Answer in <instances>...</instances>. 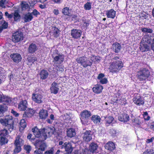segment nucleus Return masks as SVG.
Segmentation results:
<instances>
[{
    "instance_id": "1",
    "label": "nucleus",
    "mask_w": 154,
    "mask_h": 154,
    "mask_svg": "<svg viewBox=\"0 0 154 154\" xmlns=\"http://www.w3.org/2000/svg\"><path fill=\"white\" fill-rule=\"evenodd\" d=\"M112 60L113 62L110 63L109 69L111 72L117 73L123 67V63L117 57H114Z\"/></svg>"
},
{
    "instance_id": "2",
    "label": "nucleus",
    "mask_w": 154,
    "mask_h": 154,
    "mask_svg": "<svg viewBox=\"0 0 154 154\" xmlns=\"http://www.w3.org/2000/svg\"><path fill=\"white\" fill-rule=\"evenodd\" d=\"M0 123L6 128L11 131L14 128L13 120L11 116H6L3 119L0 120Z\"/></svg>"
},
{
    "instance_id": "3",
    "label": "nucleus",
    "mask_w": 154,
    "mask_h": 154,
    "mask_svg": "<svg viewBox=\"0 0 154 154\" xmlns=\"http://www.w3.org/2000/svg\"><path fill=\"white\" fill-rule=\"evenodd\" d=\"M76 61L78 63L81 64L84 67H86L88 66H91L92 63L85 56L79 57L76 59Z\"/></svg>"
},
{
    "instance_id": "4",
    "label": "nucleus",
    "mask_w": 154,
    "mask_h": 154,
    "mask_svg": "<svg viewBox=\"0 0 154 154\" xmlns=\"http://www.w3.org/2000/svg\"><path fill=\"white\" fill-rule=\"evenodd\" d=\"M44 140L40 138L36 139L34 144L35 148H39L42 151H44L47 146L46 143L44 141Z\"/></svg>"
},
{
    "instance_id": "5",
    "label": "nucleus",
    "mask_w": 154,
    "mask_h": 154,
    "mask_svg": "<svg viewBox=\"0 0 154 154\" xmlns=\"http://www.w3.org/2000/svg\"><path fill=\"white\" fill-rule=\"evenodd\" d=\"M150 75L149 71L147 69H143L138 72L137 76L140 80H143L147 78Z\"/></svg>"
},
{
    "instance_id": "6",
    "label": "nucleus",
    "mask_w": 154,
    "mask_h": 154,
    "mask_svg": "<svg viewBox=\"0 0 154 154\" xmlns=\"http://www.w3.org/2000/svg\"><path fill=\"white\" fill-rule=\"evenodd\" d=\"M80 119L83 124H85L88 123L89 118L91 115L90 111L87 110L83 111L81 114Z\"/></svg>"
},
{
    "instance_id": "7",
    "label": "nucleus",
    "mask_w": 154,
    "mask_h": 154,
    "mask_svg": "<svg viewBox=\"0 0 154 154\" xmlns=\"http://www.w3.org/2000/svg\"><path fill=\"white\" fill-rule=\"evenodd\" d=\"M54 128L53 127L51 128L50 127H47L45 128L42 129V132L43 133V136H41L42 140H45L47 136V134L48 135V136H50L53 134L54 133Z\"/></svg>"
},
{
    "instance_id": "8",
    "label": "nucleus",
    "mask_w": 154,
    "mask_h": 154,
    "mask_svg": "<svg viewBox=\"0 0 154 154\" xmlns=\"http://www.w3.org/2000/svg\"><path fill=\"white\" fill-rule=\"evenodd\" d=\"M32 99L35 103L38 104L42 103L43 101V96L37 91L33 93Z\"/></svg>"
},
{
    "instance_id": "9",
    "label": "nucleus",
    "mask_w": 154,
    "mask_h": 154,
    "mask_svg": "<svg viewBox=\"0 0 154 154\" xmlns=\"http://www.w3.org/2000/svg\"><path fill=\"white\" fill-rule=\"evenodd\" d=\"M23 38V35L22 33L17 32L13 34L12 40L15 43L17 42L22 40Z\"/></svg>"
},
{
    "instance_id": "10",
    "label": "nucleus",
    "mask_w": 154,
    "mask_h": 154,
    "mask_svg": "<svg viewBox=\"0 0 154 154\" xmlns=\"http://www.w3.org/2000/svg\"><path fill=\"white\" fill-rule=\"evenodd\" d=\"M61 147L62 149H64L65 151L68 154H70L73 150V148L70 142L64 143Z\"/></svg>"
},
{
    "instance_id": "11",
    "label": "nucleus",
    "mask_w": 154,
    "mask_h": 154,
    "mask_svg": "<svg viewBox=\"0 0 154 154\" xmlns=\"http://www.w3.org/2000/svg\"><path fill=\"white\" fill-rule=\"evenodd\" d=\"M11 102L10 98L3 95L0 92V103H3L4 104L8 105Z\"/></svg>"
},
{
    "instance_id": "12",
    "label": "nucleus",
    "mask_w": 154,
    "mask_h": 154,
    "mask_svg": "<svg viewBox=\"0 0 154 154\" xmlns=\"http://www.w3.org/2000/svg\"><path fill=\"white\" fill-rule=\"evenodd\" d=\"M98 146L97 143L94 142L91 143L89 146V151L93 154L97 153L98 151L97 150Z\"/></svg>"
},
{
    "instance_id": "13",
    "label": "nucleus",
    "mask_w": 154,
    "mask_h": 154,
    "mask_svg": "<svg viewBox=\"0 0 154 154\" xmlns=\"http://www.w3.org/2000/svg\"><path fill=\"white\" fill-rule=\"evenodd\" d=\"M82 33V31L80 30L73 29L71 30V35L74 38L77 39L79 38Z\"/></svg>"
},
{
    "instance_id": "14",
    "label": "nucleus",
    "mask_w": 154,
    "mask_h": 154,
    "mask_svg": "<svg viewBox=\"0 0 154 154\" xmlns=\"http://www.w3.org/2000/svg\"><path fill=\"white\" fill-rule=\"evenodd\" d=\"M32 131L33 132V134L35 136L38 138L42 139L41 136H43V134L42 132V130L40 131V130L38 129V128L35 127L33 128L32 129Z\"/></svg>"
},
{
    "instance_id": "15",
    "label": "nucleus",
    "mask_w": 154,
    "mask_h": 154,
    "mask_svg": "<svg viewBox=\"0 0 154 154\" xmlns=\"http://www.w3.org/2000/svg\"><path fill=\"white\" fill-rule=\"evenodd\" d=\"M133 101L136 105L140 106L144 104V101L139 95L135 96L133 99Z\"/></svg>"
},
{
    "instance_id": "16",
    "label": "nucleus",
    "mask_w": 154,
    "mask_h": 154,
    "mask_svg": "<svg viewBox=\"0 0 154 154\" xmlns=\"http://www.w3.org/2000/svg\"><path fill=\"white\" fill-rule=\"evenodd\" d=\"M139 48L142 52L148 51L150 49L148 44L141 41L140 43Z\"/></svg>"
},
{
    "instance_id": "17",
    "label": "nucleus",
    "mask_w": 154,
    "mask_h": 154,
    "mask_svg": "<svg viewBox=\"0 0 154 154\" xmlns=\"http://www.w3.org/2000/svg\"><path fill=\"white\" fill-rule=\"evenodd\" d=\"M10 57L14 62L19 63L22 59V57L20 54L18 53L13 54L10 55Z\"/></svg>"
},
{
    "instance_id": "18",
    "label": "nucleus",
    "mask_w": 154,
    "mask_h": 154,
    "mask_svg": "<svg viewBox=\"0 0 154 154\" xmlns=\"http://www.w3.org/2000/svg\"><path fill=\"white\" fill-rule=\"evenodd\" d=\"M27 103L26 100H22L19 103L18 109L20 110H25L27 108Z\"/></svg>"
},
{
    "instance_id": "19",
    "label": "nucleus",
    "mask_w": 154,
    "mask_h": 154,
    "mask_svg": "<svg viewBox=\"0 0 154 154\" xmlns=\"http://www.w3.org/2000/svg\"><path fill=\"white\" fill-rule=\"evenodd\" d=\"M64 59V56L59 55L54 57L53 61L54 63L60 64L63 62Z\"/></svg>"
},
{
    "instance_id": "20",
    "label": "nucleus",
    "mask_w": 154,
    "mask_h": 154,
    "mask_svg": "<svg viewBox=\"0 0 154 154\" xmlns=\"http://www.w3.org/2000/svg\"><path fill=\"white\" fill-rule=\"evenodd\" d=\"M119 120L122 122H127L129 120V116L126 113H124L119 115L118 117Z\"/></svg>"
},
{
    "instance_id": "21",
    "label": "nucleus",
    "mask_w": 154,
    "mask_h": 154,
    "mask_svg": "<svg viewBox=\"0 0 154 154\" xmlns=\"http://www.w3.org/2000/svg\"><path fill=\"white\" fill-rule=\"evenodd\" d=\"M59 89L57 84L55 82L53 83L50 88L51 92L55 94H57Z\"/></svg>"
},
{
    "instance_id": "22",
    "label": "nucleus",
    "mask_w": 154,
    "mask_h": 154,
    "mask_svg": "<svg viewBox=\"0 0 154 154\" xmlns=\"http://www.w3.org/2000/svg\"><path fill=\"white\" fill-rule=\"evenodd\" d=\"M103 86L100 85H96L92 88L93 91L96 94L101 93L103 89Z\"/></svg>"
},
{
    "instance_id": "23",
    "label": "nucleus",
    "mask_w": 154,
    "mask_h": 154,
    "mask_svg": "<svg viewBox=\"0 0 154 154\" xmlns=\"http://www.w3.org/2000/svg\"><path fill=\"white\" fill-rule=\"evenodd\" d=\"M66 132L67 136L70 138L74 137L76 134L75 130L73 128H68Z\"/></svg>"
},
{
    "instance_id": "24",
    "label": "nucleus",
    "mask_w": 154,
    "mask_h": 154,
    "mask_svg": "<svg viewBox=\"0 0 154 154\" xmlns=\"http://www.w3.org/2000/svg\"><path fill=\"white\" fill-rule=\"evenodd\" d=\"M152 38L149 35H146L143 37L141 42L150 45L151 42Z\"/></svg>"
},
{
    "instance_id": "25",
    "label": "nucleus",
    "mask_w": 154,
    "mask_h": 154,
    "mask_svg": "<svg viewBox=\"0 0 154 154\" xmlns=\"http://www.w3.org/2000/svg\"><path fill=\"white\" fill-rule=\"evenodd\" d=\"M105 148L109 151H112L115 148L114 144L112 142L106 143L105 145Z\"/></svg>"
},
{
    "instance_id": "26",
    "label": "nucleus",
    "mask_w": 154,
    "mask_h": 154,
    "mask_svg": "<svg viewBox=\"0 0 154 154\" xmlns=\"http://www.w3.org/2000/svg\"><path fill=\"white\" fill-rule=\"evenodd\" d=\"M91 132L89 131H86L84 134L83 137V140L87 142L90 141L92 139L91 135L90 134Z\"/></svg>"
},
{
    "instance_id": "27",
    "label": "nucleus",
    "mask_w": 154,
    "mask_h": 154,
    "mask_svg": "<svg viewBox=\"0 0 154 154\" xmlns=\"http://www.w3.org/2000/svg\"><path fill=\"white\" fill-rule=\"evenodd\" d=\"M132 122L135 125H140L143 123V119L140 117L135 118L134 119H133Z\"/></svg>"
},
{
    "instance_id": "28",
    "label": "nucleus",
    "mask_w": 154,
    "mask_h": 154,
    "mask_svg": "<svg viewBox=\"0 0 154 154\" xmlns=\"http://www.w3.org/2000/svg\"><path fill=\"white\" fill-rule=\"evenodd\" d=\"M116 11L112 9L108 10L106 12L107 17L112 19L114 18L116 16Z\"/></svg>"
},
{
    "instance_id": "29",
    "label": "nucleus",
    "mask_w": 154,
    "mask_h": 154,
    "mask_svg": "<svg viewBox=\"0 0 154 154\" xmlns=\"http://www.w3.org/2000/svg\"><path fill=\"white\" fill-rule=\"evenodd\" d=\"M37 49L38 48L36 45L33 43L31 44L28 48L29 52L31 53L35 52Z\"/></svg>"
},
{
    "instance_id": "30",
    "label": "nucleus",
    "mask_w": 154,
    "mask_h": 154,
    "mask_svg": "<svg viewBox=\"0 0 154 154\" xmlns=\"http://www.w3.org/2000/svg\"><path fill=\"white\" fill-rule=\"evenodd\" d=\"M48 112L46 110H41L39 113L40 118L42 119H45L48 116Z\"/></svg>"
},
{
    "instance_id": "31",
    "label": "nucleus",
    "mask_w": 154,
    "mask_h": 154,
    "mask_svg": "<svg viewBox=\"0 0 154 154\" xmlns=\"http://www.w3.org/2000/svg\"><path fill=\"white\" fill-rule=\"evenodd\" d=\"M35 113L34 110L32 109L29 108L25 112L23 116H26L27 117L32 116Z\"/></svg>"
},
{
    "instance_id": "32",
    "label": "nucleus",
    "mask_w": 154,
    "mask_h": 154,
    "mask_svg": "<svg viewBox=\"0 0 154 154\" xmlns=\"http://www.w3.org/2000/svg\"><path fill=\"white\" fill-rule=\"evenodd\" d=\"M91 119L95 124H99L100 122L101 118L97 115H93L91 117Z\"/></svg>"
},
{
    "instance_id": "33",
    "label": "nucleus",
    "mask_w": 154,
    "mask_h": 154,
    "mask_svg": "<svg viewBox=\"0 0 154 154\" xmlns=\"http://www.w3.org/2000/svg\"><path fill=\"white\" fill-rule=\"evenodd\" d=\"M40 75L41 79H45L48 77V73L46 70H43L40 72Z\"/></svg>"
},
{
    "instance_id": "34",
    "label": "nucleus",
    "mask_w": 154,
    "mask_h": 154,
    "mask_svg": "<svg viewBox=\"0 0 154 154\" xmlns=\"http://www.w3.org/2000/svg\"><path fill=\"white\" fill-rule=\"evenodd\" d=\"M112 47L113 49L116 53H118L121 48V45L117 42L114 43L112 45Z\"/></svg>"
},
{
    "instance_id": "35",
    "label": "nucleus",
    "mask_w": 154,
    "mask_h": 154,
    "mask_svg": "<svg viewBox=\"0 0 154 154\" xmlns=\"http://www.w3.org/2000/svg\"><path fill=\"white\" fill-rule=\"evenodd\" d=\"M126 100L124 97H122L119 98H118L116 102L118 104L121 105H125L126 103Z\"/></svg>"
},
{
    "instance_id": "36",
    "label": "nucleus",
    "mask_w": 154,
    "mask_h": 154,
    "mask_svg": "<svg viewBox=\"0 0 154 154\" xmlns=\"http://www.w3.org/2000/svg\"><path fill=\"white\" fill-rule=\"evenodd\" d=\"M23 144V140L20 138V135H18L16 137L15 142L14 143L15 145H22Z\"/></svg>"
},
{
    "instance_id": "37",
    "label": "nucleus",
    "mask_w": 154,
    "mask_h": 154,
    "mask_svg": "<svg viewBox=\"0 0 154 154\" xmlns=\"http://www.w3.org/2000/svg\"><path fill=\"white\" fill-rule=\"evenodd\" d=\"M33 18L32 14L30 13H28L26 14L24 17V21L25 22H29L32 20Z\"/></svg>"
},
{
    "instance_id": "38",
    "label": "nucleus",
    "mask_w": 154,
    "mask_h": 154,
    "mask_svg": "<svg viewBox=\"0 0 154 154\" xmlns=\"http://www.w3.org/2000/svg\"><path fill=\"white\" fill-rule=\"evenodd\" d=\"M52 32L53 35L55 37H57L60 34V31L56 27H53L52 28Z\"/></svg>"
},
{
    "instance_id": "39",
    "label": "nucleus",
    "mask_w": 154,
    "mask_h": 154,
    "mask_svg": "<svg viewBox=\"0 0 154 154\" xmlns=\"http://www.w3.org/2000/svg\"><path fill=\"white\" fill-rule=\"evenodd\" d=\"M27 59L28 60L27 64L29 65H31L34 62L37 61L36 58L31 57H28Z\"/></svg>"
},
{
    "instance_id": "40",
    "label": "nucleus",
    "mask_w": 154,
    "mask_h": 154,
    "mask_svg": "<svg viewBox=\"0 0 154 154\" xmlns=\"http://www.w3.org/2000/svg\"><path fill=\"white\" fill-rule=\"evenodd\" d=\"M8 134V132L6 129H4L0 131V137H6Z\"/></svg>"
},
{
    "instance_id": "41",
    "label": "nucleus",
    "mask_w": 154,
    "mask_h": 154,
    "mask_svg": "<svg viewBox=\"0 0 154 154\" xmlns=\"http://www.w3.org/2000/svg\"><path fill=\"white\" fill-rule=\"evenodd\" d=\"M8 141L6 137H0V145H2L8 143Z\"/></svg>"
},
{
    "instance_id": "42",
    "label": "nucleus",
    "mask_w": 154,
    "mask_h": 154,
    "mask_svg": "<svg viewBox=\"0 0 154 154\" xmlns=\"http://www.w3.org/2000/svg\"><path fill=\"white\" fill-rule=\"evenodd\" d=\"M8 110V107L5 105H0V114L3 113Z\"/></svg>"
},
{
    "instance_id": "43",
    "label": "nucleus",
    "mask_w": 154,
    "mask_h": 154,
    "mask_svg": "<svg viewBox=\"0 0 154 154\" xmlns=\"http://www.w3.org/2000/svg\"><path fill=\"white\" fill-rule=\"evenodd\" d=\"M14 18L15 21H19L20 20V17L19 13L17 11H15L14 13Z\"/></svg>"
},
{
    "instance_id": "44",
    "label": "nucleus",
    "mask_w": 154,
    "mask_h": 154,
    "mask_svg": "<svg viewBox=\"0 0 154 154\" xmlns=\"http://www.w3.org/2000/svg\"><path fill=\"white\" fill-rule=\"evenodd\" d=\"M62 13L66 15H70V13L69 12V9L68 7L64 8L62 10Z\"/></svg>"
},
{
    "instance_id": "45",
    "label": "nucleus",
    "mask_w": 154,
    "mask_h": 154,
    "mask_svg": "<svg viewBox=\"0 0 154 154\" xmlns=\"http://www.w3.org/2000/svg\"><path fill=\"white\" fill-rule=\"evenodd\" d=\"M141 30L143 32L146 34L148 33H151L153 32L152 30L151 29L146 28H142L141 29Z\"/></svg>"
},
{
    "instance_id": "46",
    "label": "nucleus",
    "mask_w": 154,
    "mask_h": 154,
    "mask_svg": "<svg viewBox=\"0 0 154 154\" xmlns=\"http://www.w3.org/2000/svg\"><path fill=\"white\" fill-rule=\"evenodd\" d=\"M104 118L106 123L109 124L111 123L114 119L113 117L111 116L104 117Z\"/></svg>"
},
{
    "instance_id": "47",
    "label": "nucleus",
    "mask_w": 154,
    "mask_h": 154,
    "mask_svg": "<svg viewBox=\"0 0 154 154\" xmlns=\"http://www.w3.org/2000/svg\"><path fill=\"white\" fill-rule=\"evenodd\" d=\"M20 125V128H22V129H23L25 128L26 126V123L24 119H22L21 120Z\"/></svg>"
},
{
    "instance_id": "48",
    "label": "nucleus",
    "mask_w": 154,
    "mask_h": 154,
    "mask_svg": "<svg viewBox=\"0 0 154 154\" xmlns=\"http://www.w3.org/2000/svg\"><path fill=\"white\" fill-rule=\"evenodd\" d=\"M15 148L14 150V152L15 153H17L20 152L21 150V148L20 146L21 145H15Z\"/></svg>"
},
{
    "instance_id": "49",
    "label": "nucleus",
    "mask_w": 154,
    "mask_h": 154,
    "mask_svg": "<svg viewBox=\"0 0 154 154\" xmlns=\"http://www.w3.org/2000/svg\"><path fill=\"white\" fill-rule=\"evenodd\" d=\"M84 8L86 10H89L91 8V3L90 2H87L84 5Z\"/></svg>"
},
{
    "instance_id": "50",
    "label": "nucleus",
    "mask_w": 154,
    "mask_h": 154,
    "mask_svg": "<svg viewBox=\"0 0 154 154\" xmlns=\"http://www.w3.org/2000/svg\"><path fill=\"white\" fill-rule=\"evenodd\" d=\"M22 7L23 10L27 9L29 7V5L26 2H23L22 3Z\"/></svg>"
},
{
    "instance_id": "51",
    "label": "nucleus",
    "mask_w": 154,
    "mask_h": 154,
    "mask_svg": "<svg viewBox=\"0 0 154 154\" xmlns=\"http://www.w3.org/2000/svg\"><path fill=\"white\" fill-rule=\"evenodd\" d=\"M25 149L26 151V153H29L30 151L31 150V147L29 145H25L24 146Z\"/></svg>"
},
{
    "instance_id": "52",
    "label": "nucleus",
    "mask_w": 154,
    "mask_h": 154,
    "mask_svg": "<svg viewBox=\"0 0 154 154\" xmlns=\"http://www.w3.org/2000/svg\"><path fill=\"white\" fill-rule=\"evenodd\" d=\"M143 115L144 118L143 120H149L150 117L148 116V113L147 112H144Z\"/></svg>"
},
{
    "instance_id": "53",
    "label": "nucleus",
    "mask_w": 154,
    "mask_h": 154,
    "mask_svg": "<svg viewBox=\"0 0 154 154\" xmlns=\"http://www.w3.org/2000/svg\"><path fill=\"white\" fill-rule=\"evenodd\" d=\"M32 135L31 134H28L27 136V138L28 139H29L34 144L36 139L33 138H31Z\"/></svg>"
},
{
    "instance_id": "54",
    "label": "nucleus",
    "mask_w": 154,
    "mask_h": 154,
    "mask_svg": "<svg viewBox=\"0 0 154 154\" xmlns=\"http://www.w3.org/2000/svg\"><path fill=\"white\" fill-rule=\"evenodd\" d=\"M31 14H32V15H33L36 17H37L38 15L40 14L39 12L36 9H34Z\"/></svg>"
},
{
    "instance_id": "55",
    "label": "nucleus",
    "mask_w": 154,
    "mask_h": 154,
    "mask_svg": "<svg viewBox=\"0 0 154 154\" xmlns=\"http://www.w3.org/2000/svg\"><path fill=\"white\" fill-rule=\"evenodd\" d=\"M143 154H154V150L152 149L147 150L144 152Z\"/></svg>"
},
{
    "instance_id": "56",
    "label": "nucleus",
    "mask_w": 154,
    "mask_h": 154,
    "mask_svg": "<svg viewBox=\"0 0 154 154\" xmlns=\"http://www.w3.org/2000/svg\"><path fill=\"white\" fill-rule=\"evenodd\" d=\"M105 75L103 73L99 74L97 76V79L98 80H99V82L104 78Z\"/></svg>"
},
{
    "instance_id": "57",
    "label": "nucleus",
    "mask_w": 154,
    "mask_h": 154,
    "mask_svg": "<svg viewBox=\"0 0 154 154\" xmlns=\"http://www.w3.org/2000/svg\"><path fill=\"white\" fill-rule=\"evenodd\" d=\"M37 148V149L34 151V154H42L43 151L39 148Z\"/></svg>"
},
{
    "instance_id": "58",
    "label": "nucleus",
    "mask_w": 154,
    "mask_h": 154,
    "mask_svg": "<svg viewBox=\"0 0 154 154\" xmlns=\"http://www.w3.org/2000/svg\"><path fill=\"white\" fill-rule=\"evenodd\" d=\"M29 3L31 6H32L36 3V2L34 0H29Z\"/></svg>"
},
{
    "instance_id": "59",
    "label": "nucleus",
    "mask_w": 154,
    "mask_h": 154,
    "mask_svg": "<svg viewBox=\"0 0 154 154\" xmlns=\"http://www.w3.org/2000/svg\"><path fill=\"white\" fill-rule=\"evenodd\" d=\"M107 79L106 78H103V79L101 80L100 82V83L102 84H106L107 82Z\"/></svg>"
},
{
    "instance_id": "60",
    "label": "nucleus",
    "mask_w": 154,
    "mask_h": 154,
    "mask_svg": "<svg viewBox=\"0 0 154 154\" xmlns=\"http://www.w3.org/2000/svg\"><path fill=\"white\" fill-rule=\"evenodd\" d=\"M45 154H53V149H51L50 150H48L45 152Z\"/></svg>"
},
{
    "instance_id": "61",
    "label": "nucleus",
    "mask_w": 154,
    "mask_h": 154,
    "mask_svg": "<svg viewBox=\"0 0 154 154\" xmlns=\"http://www.w3.org/2000/svg\"><path fill=\"white\" fill-rule=\"evenodd\" d=\"M6 0H1L0 1V6L2 7H5V3Z\"/></svg>"
},
{
    "instance_id": "62",
    "label": "nucleus",
    "mask_w": 154,
    "mask_h": 154,
    "mask_svg": "<svg viewBox=\"0 0 154 154\" xmlns=\"http://www.w3.org/2000/svg\"><path fill=\"white\" fill-rule=\"evenodd\" d=\"M11 112L16 117H17L19 116V114L13 109L11 110Z\"/></svg>"
},
{
    "instance_id": "63",
    "label": "nucleus",
    "mask_w": 154,
    "mask_h": 154,
    "mask_svg": "<svg viewBox=\"0 0 154 154\" xmlns=\"http://www.w3.org/2000/svg\"><path fill=\"white\" fill-rule=\"evenodd\" d=\"M56 69L57 71H59L61 72H62L64 71V69L62 66H60L59 67L57 66L56 67Z\"/></svg>"
},
{
    "instance_id": "64",
    "label": "nucleus",
    "mask_w": 154,
    "mask_h": 154,
    "mask_svg": "<svg viewBox=\"0 0 154 154\" xmlns=\"http://www.w3.org/2000/svg\"><path fill=\"white\" fill-rule=\"evenodd\" d=\"M153 140H154V136L152 137L150 139H147L146 142L147 143H149L150 142H152Z\"/></svg>"
}]
</instances>
